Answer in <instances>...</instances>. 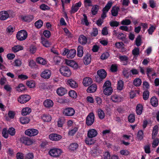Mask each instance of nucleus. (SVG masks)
I'll return each instance as SVG.
<instances>
[{"mask_svg":"<svg viewBox=\"0 0 159 159\" xmlns=\"http://www.w3.org/2000/svg\"><path fill=\"white\" fill-rule=\"evenodd\" d=\"M37 62L39 64L45 65L47 64L46 61L43 58L41 57H38L36 58Z\"/></svg>","mask_w":159,"mask_h":159,"instance_id":"obj_30","label":"nucleus"},{"mask_svg":"<svg viewBox=\"0 0 159 159\" xmlns=\"http://www.w3.org/2000/svg\"><path fill=\"white\" fill-rule=\"evenodd\" d=\"M78 147V145L76 143H73L70 144L69 147V149L71 151L75 150Z\"/></svg>","mask_w":159,"mask_h":159,"instance_id":"obj_35","label":"nucleus"},{"mask_svg":"<svg viewBox=\"0 0 159 159\" xmlns=\"http://www.w3.org/2000/svg\"><path fill=\"white\" fill-rule=\"evenodd\" d=\"M141 38L140 35L138 36L136 38L135 40L136 45L137 46H139L141 45Z\"/></svg>","mask_w":159,"mask_h":159,"instance_id":"obj_56","label":"nucleus"},{"mask_svg":"<svg viewBox=\"0 0 159 159\" xmlns=\"http://www.w3.org/2000/svg\"><path fill=\"white\" fill-rule=\"evenodd\" d=\"M13 64L14 66L17 67L20 66L22 64L21 60L19 59H16L14 60Z\"/></svg>","mask_w":159,"mask_h":159,"instance_id":"obj_49","label":"nucleus"},{"mask_svg":"<svg viewBox=\"0 0 159 159\" xmlns=\"http://www.w3.org/2000/svg\"><path fill=\"white\" fill-rule=\"evenodd\" d=\"M97 86L96 84H93L89 87L87 90V92L92 93L95 92L97 89Z\"/></svg>","mask_w":159,"mask_h":159,"instance_id":"obj_28","label":"nucleus"},{"mask_svg":"<svg viewBox=\"0 0 159 159\" xmlns=\"http://www.w3.org/2000/svg\"><path fill=\"white\" fill-rule=\"evenodd\" d=\"M25 133L26 135L32 137L37 135L39 133V131L35 129H29L26 130Z\"/></svg>","mask_w":159,"mask_h":159,"instance_id":"obj_8","label":"nucleus"},{"mask_svg":"<svg viewBox=\"0 0 159 159\" xmlns=\"http://www.w3.org/2000/svg\"><path fill=\"white\" fill-rule=\"evenodd\" d=\"M66 63L67 65L73 68L74 69L78 68V64L73 60H66Z\"/></svg>","mask_w":159,"mask_h":159,"instance_id":"obj_13","label":"nucleus"},{"mask_svg":"<svg viewBox=\"0 0 159 159\" xmlns=\"http://www.w3.org/2000/svg\"><path fill=\"white\" fill-rule=\"evenodd\" d=\"M112 4V2L111 1L108 2L107 4L105 7L103 8L102 10V13L101 15V18L104 19L107 16L106 14L109 10L111 8Z\"/></svg>","mask_w":159,"mask_h":159,"instance_id":"obj_4","label":"nucleus"},{"mask_svg":"<svg viewBox=\"0 0 159 159\" xmlns=\"http://www.w3.org/2000/svg\"><path fill=\"white\" fill-rule=\"evenodd\" d=\"M26 84L29 88H33L35 87V84L34 81L31 80L27 81Z\"/></svg>","mask_w":159,"mask_h":159,"instance_id":"obj_51","label":"nucleus"},{"mask_svg":"<svg viewBox=\"0 0 159 159\" xmlns=\"http://www.w3.org/2000/svg\"><path fill=\"white\" fill-rule=\"evenodd\" d=\"M143 106L142 105L139 104L136 107V111L138 115H140L142 112Z\"/></svg>","mask_w":159,"mask_h":159,"instance_id":"obj_29","label":"nucleus"},{"mask_svg":"<svg viewBox=\"0 0 159 159\" xmlns=\"http://www.w3.org/2000/svg\"><path fill=\"white\" fill-rule=\"evenodd\" d=\"M62 138L61 135L55 133H52L49 136V138L52 141H57Z\"/></svg>","mask_w":159,"mask_h":159,"instance_id":"obj_10","label":"nucleus"},{"mask_svg":"<svg viewBox=\"0 0 159 159\" xmlns=\"http://www.w3.org/2000/svg\"><path fill=\"white\" fill-rule=\"evenodd\" d=\"M94 120V115L92 113H90L87 116L86 119V123L88 125H91Z\"/></svg>","mask_w":159,"mask_h":159,"instance_id":"obj_9","label":"nucleus"},{"mask_svg":"<svg viewBox=\"0 0 159 159\" xmlns=\"http://www.w3.org/2000/svg\"><path fill=\"white\" fill-rule=\"evenodd\" d=\"M23 49V47L22 46L19 45L15 46L12 48V50L14 52H16L22 50Z\"/></svg>","mask_w":159,"mask_h":159,"instance_id":"obj_40","label":"nucleus"},{"mask_svg":"<svg viewBox=\"0 0 159 159\" xmlns=\"http://www.w3.org/2000/svg\"><path fill=\"white\" fill-rule=\"evenodd\" d=\"M31 111L30 108L26 107L23 108L22 110L21 113L23 116H26L29 114Z\"/></svg>","mask_w":159,"mask_h":159,"instance_id":"obj_32","label":"nucleus"},{"mask_svg":"<svg viewBox=\"0 0 159 159\" xmlns=\"http://www.w3.org/2000/svg\"><path fill=\"white\" fill-rule=\"evenodd\" d=\"M76 51L74 49H71L69 50L67 55V58L70 59H72L75 56Z\"/></svg>","mask_w":159,"mask_h":159,"instance_id":"obj_25","label":"nucleus"},{"mask_svg":"<svg viewBox=\"0 0 159 159\" xmlns=\"http://www.w3.org/2000/svg\"><path fill=\"white\" fill-rule=\"evenodd\" d=\"M93 82L92 79L89 77L84 78L83 80V84L85 86H88Z\"/></svg>","mask_w":159,"mask_h":159,"instance_id":"obj_21","label":"nucleus"},{"mask_svg":"<svg viewBox=\"0 0 159 159\" xmlns=\"http://www.w3.org/2000/svg\"><path fill=\"white\" fill-rule=\"evenodd\" d=\"M139 49L138 48L134 49L132 51L133 54L134 56H138L139 54Z\"/></svg>","mask_w":159,"mask_h":159,"instance_id":"obj_60","label":"nucleus"},{"mask_svg":"<svg viewBox=\"0 0 159 159\" xmlns=\"http://www.w3.org/2000/svg\"><path fill=\"white\" fill-rule=\"evenodd\" d=\"M62 152V151L58 148H53L50 149L49 152V154L51 156L54 157H59Z\"/></svg>","mask_w":159,"mask_h":159,"instance_id":"obj_3","label":"nucleus"},{"mask_svg":"<svg viewBox=\"0 0 159 159\" xmlns=\"http://www.w3.org/2000/svg\"><path fill=\"white\" fill-rule=\"evenodd\" d=\"M158 130V126L157 125H155L153 127L152 132V139H154L157 135Z\"/></svg>","mask_w":159,"mask_h":159,"instance_id":"obj_38","label":"nucleus"},{"mask_svg":"<svg viewBox=\"0 0 159 159\" xmlns=\"http://www.w3.org/2000/svg\"><path fill=\"white\" fill-rule=\"evenodd\" d=\"M61 74L63 76L69 77L71 75V72L70 69L67 66H62L59 70Z\"/></svg>","mask_w":159,"mask_h":159,"instance_id":"obj_1","label":"nucleus"},{"mask_svg":"<svg viewBox=\"0 0 159 159\" xmlns=\"http://www.w3.org/2000/svg\"><path fill=\"white\" fill-rule=\"evenodd\" d=\"M135 120V116L134 114H130L128 116V121L130 122L133 123Z\"/></svg>","mask_w":159,"mask_h":159,"instance_id":"obj_63","label":"nucleus"},{"mask_svg":"<svg viewBox=\"0 0 159 159\" xmlns=\"http://www.w3.org/2000/svg\"><path fill=\"white\" fill-rule=\"evenodd\" d=\"M53 102L49 99H46L43 102L44 106L48 108H50L52 107L53 105Z\"/></svg>","mask_w":159,"mask_h":159,"instance_id":"obj_20","label":"nucleus"},{"mask_svg":"<svg viewBox=\"0 0 159 159\" xmlns=\"http://www.w3.org/2000/svg\"><path fill=\"white\" fill-rule=\"evenodd\" d=\"M124 82L121 80H119L117 83V89L119 90H121L124 87Z\"/></svg>","mask_w":159,"mask_h":159,"instance_id":"obj_44","label":"nucleus"},{"mask_svg":"<svg viewBox=\"0 0 159 159\" xmlns=\"http://www.w3.org/2000/svg\"><path fill=\"white\" fill-rule=\"evenodd\" d=\"M51 75L50 71L48 69H46L43 71L41 74L40 76L42 78L44 79H49Z\"/></svg>","mask_w":159,"mask_h":159,"instance_id":"obj_14","label":"nucleus"},{"mask_svg":"<svg viewBox=\"0 0 159 159\" xmlns=\"http://www.w3.org/2000/svg\"><path fill=\"white\" fill-rule=\"evenodd\" d=\"M98 114L99 118L101 119H104L105 116L104 111L101 109H99L97 111Z\"/></svg>","mask_w":159,"mask_h":159,"instance_id":"obj_34","label":"nucleus"},{"mask_svg":"<svg viewBox=\"0 0 159 159\" xmlns=\"http://www.w3.org/2000/svg\"><path fill=\"white\" fill-rule=\"evenodd\" d=\"M41 43L44 46L47 48L49 47L51 45V43L44 38H42Z\"/></svg>","mask_w":159,"mask_h":159,"instance_id":"obj_39","label":"nucleus"},{"mask_svg":"<svg viewBox=\"0 0 159 159\" xmlns=\"http://www.w3.org/2000/svg\"><path fill=\"white\" fill-rule=\"evenodd\" d=\"M69 96L73 98H76L77 97V94L75 91L73 90H71L69 92Z\"/></svg>","mask_w":159,"mask_h":159,"instance_id":"obj_45","label":"nucleus"},{"mask_svg":"<svg viewBox=\"0 0 159 159\" xmlns=\"http://www.w3.org/2000/svg\"><path fill=\"white\" fill-rule=\"evenodd\" d=\"M87 42V38L83 35H80L79 38V42L82 45L85 44Z\"/></svg>","mask_w":159,"mask_h":159,"instance_id":"obj_26","label":"nucleus"},{"mask_svg":"<svg viewBox=\"0 0 159 159\" xmlns=\"http://www.w3.org/2000/svg\"><path fill=\"white\" fill-rule=\"evenodd\" d=\"M8 132L11 135L14 136L16 133L15 129L13 128H10L8 130Z\"/></svg>","mask_w":159,"mask_h":159,"instance_id":"obj_61","label":"nucleus"},{"mask_svg":"<svg viewBox=\"0 0 159 159\" xmlns=\"http://www.w3.org/2000/svg\"><path fill=\"white\" fill-rule=\"evenodd\" d=\"M97 74L98 76L96 77V81L98 82H100L103 79H104L107 75L106 72L103 69L98 70Z\"/></svg>","mask_w":159,"mask_h":159,"instance_id":"obj_2","label":"nucleus"},{"mask_svg":"<svg viewBox=\"0 0 159 159\" xmlns=\"http://www.w3.org/2000/svg\"><path fill=\"white\" fill-rule=\"evenodd\" d=\"M139 73L138 70L134 68H132L129 71V74L130 75H138Z\"/></svg>","mask_w":159,"mask_h":159,"instance_id":"obj_55","label":"nucleus"},{"mask_svg":"<svg viewBox=\"0 0 159 159\" xmlns=\"http://www.w3.org/2000/svg\"><path fill=\"white\" fill-rule=\"evenodd\" d=\"M120 62H121L124 65H127L129 62V58L125 55L119 56L118 57Z\"/></svg>","mask_w":159,"mask_h":159,"instance_id":"obj_16","label":"nucleus"},{"mask_svg":"<svg viewBox=\"0 0 159 159\" xmlns=\"http://www.w3.org/2000/svg\"><path fill=\"white\" fill-rule=\"evenodd\" d=\"M83 54V47L81 46H79L77 48V56L79 57H81Z\"/></svg>","mask_w":159,"mask_h":159,"instance_id":"obj_37","label":"nucleus"},{"mask_svg":"<svg viewBox=\"0 0 159 159\" xmlns=\"http://www.w3.org/2000/svg\"><path fill=\"white\" fill-rule=\"evenodd\" d=\"M113 92V89L112 87L103 89L104 94L107 96L110 95Z\"/></svg>","mask_w":159,"mask_h":159,"instance_id":"obj_31","label":"nucleus"},{"mask_svg":"<svg viewBox=\"0 0 159 159\" xmlns=\"http://www.w3.org/2000/svg\"><path fill=\"white\" fill-rule=\"evenodd\" d=\"M30 98V97L29 95H22L18 98L17 101L20 103L24 104L28 102Z\"/></svg>","mask_w":159,"mask_h":159,"instance_id":"obj_7","label":"nucleus"},{"mask_svg":"<svg viewBox=\"0 0 159 159\" xmlns=\"http://www.w3.org/2000/svg\"><path fill=\"white\" fill-rule=\"evenodd\" d=\"M20 140L22 143L28 146L32 145L33 143V140L27 137H22Z\"/></svg>","mask_w":159,"mask_h":159,"instance_id":"obj_12","label":"nucleus"},{"mask_svg":"<svg viewBox=\"0 0 159 159\" xmlns=\"http://www.w3.org/2000/svg\"><path fill=\"white\" fill-rule=\"evenodd\" d=\"M91 57L90 54H87L84 57V62L86 65L89 64L91 62Z\"/></svg>","mask_w":159,"mask_h":159,"instance_id":"obj_24","label":"nucleus"},{"mask_svg":"<svg viewBox=\"0 0 159 159\" xmlns=\"http://www.w3.org/2000/svg\"><path fill=\"white\" fill-rule=\"evenodd\" d=\"M8 133L6 128H5L2 129V134L3 137L4 138L7 139L8 137Z\"/></svg>","mask_w":159,"mask_h":159,"instance_id":"obj_59","label":"nucleus"},{"mask_svg":"<svg viewBox=\"0 0 159 159\" xmlns=\"http://www.w3.org/2000/svg\"><path fill=\"white\" fill-rule=\"evenodd\" d=\"M97 134V131L95 129H90L88 131L87 136L88 137L94 138Z\"/></svg>","mask_w":159,"mask_h":159,"instance_id":"obj_17","label":"nucleus"},{"mask_svg":"<svg viewBox=\"0 0 159 159\" xmlns=\"http://www.w3.org/2000/svg\"><path fill=\"white\" fill-rule=\"evenodd\" d=\"M151 103L152 106L157 107L158 105V100L157 98L155 97H152L151 99Z\"/></svg>","mask_w":159,"mask_h":159,"instance_id":"obj_36","label":"nucleus"},{"mask_svg":"<svg viewBox=\"0 0 159 159\" xmlns=\"http://www.w3.org/2000/svg\"><path fill=\"white\" fill-rule=\"evenodd\" d=\"M109 56V54L108 52H106L103 53L101 56V58L102 60L107 59Z\"/></svg>","mask_w":159,"mask_h":159,"instance_id":"obj_62","label":"nucleus"},{"mask_svg":"<svg viewBox=\"0 0 159 159\" xmlns=\"http://www.w3.org/2000/svg\"><path fill=\"white\" fill-rule=\"evenodd\" d=\"M119 10V8L117 7H113L111 10V13L112 15L113 16H116L118 14V12Z\"/></svg>","mask_w":159,"mask_h":159,"instance_id":"obj_33","label":"nucleus"},{"mask_svg":"<svg viewBox=\"0 0 159 159\" xmlns=\"http://www.w3.org/2000/svg\"><path fill=\"white\" fill-rule=\"evenodd\" d=\"M99 9V7L98 5L93 6L91 9L92 14L93 15H96Z\"/></svg>","mask_w":159,"mask_h":159,"instance_id":"obj_52","label":"nucleus"},{"mask_svg":"<svg viewBox=\"0 0 159 159\" xmlns=\"http://www.w3.org/2000/svg\"><path fill=\"white\" fill-rule=\"evenodd\" d=\"M28 65L31 68H35L36 66L35 62L32 59H29L28 61Z\"/></svg>","mask_w":159,"mask_h":159,"instance_id":"obj_42","label":"nucleus"},{"mask_svg":"<svg viewBox=\"0 0 159 159\" xmlns=\"http://www.w3.org/2000/svg\"><path fill=\"white\" fill-rule=\"evenodd\" d=\"M101 152V151L99 149V148L98 147L94 148L92 150L91 153L92 154H99Z\"/></svg>","mask_w":159,"mask_h":159,"instance_id":"obj_50","label":"nucleus"},{"mask_svg":"<svg viewBox=\"0 0 159 159\" xmlns=\"http://www.w3.org/2000/svg\"><path fill=\"white\" fill-rule=\"evenodd\" d=\"M109 87H111V83L109 80L106 81L104 83L103 86V89L109 88Z\"/></svg>","mask_w":159,"mask_h":159,"instance_id":"obj_54","label":"nucleus"},{"mask_svg":"<svg viewBox=\"0 0 159 159\" xmlns=\"http://www.w3.org/2000/svg\"><path fill=\"white\" fill-rule=\"evenodd\" d=\"M21 18L23 21L30 22L33 19L34 17L32 15H22L21 16Z\"/></svg>","mask_w":159,"mask_h":159,"instance_id":"obj_15","label":"nucleus"},{"mask_svg":"<svg viewBox=\"0 0 159 159\" xmlns=\"http://www.w3.org/2000/svg\"><path fill=\"white\" fill-rule=\"evenodd\" d=\"M15 115V112L11 111H9L8 113V116L11 119L14 118Z\"/></svg>","mask_w":159,"mask_h":159,"instance_id":"obj_64","label":"nucleus"},{"mask_svg":"<svg viewBox=\"0 0 159 159\" xmlns=\"http://www.w3.org/2000/svg\"><path fill=\"white\" fill-rule=\"evenodd\" d=\"M16 90L18 92H21L25 90V88L22 84H20L16 87Z\"/></svg>","mask_w":159,"mask_h":159,"instance_id":"obj_46","label":"nucleus"},{"mask_svg":"<svg viewBox=\"0 0 159 159\" xmlns=\"http://www.w3.org/2000/svg\"><path fill=\"white\" fill-rule=\"evenodd\" d=\"M42 119L44 122H49L51 120V117L48 114H43L41 117Z\"/></svg>","mask_w":159,"mask_h":159,"instance_id":"obj_27","label":"nucleus"},{"mask_svg":"<svg viewBox=\"0 0 159 159\" xmlns=\"http://www.w3.org/2000/svg\"><path fill=\"white\" fill-rule=\"evenodd\" d=\"M9 15L7 11H3L0 12V19L5 20L7 19Z\"/></svg>","mask_w":159,"mask_h":159,"instance_id":"obj_23","label":"nucleus"},{"mask_svg":"<svg viewBox=\"0 0 159 159\" xmlns=\"http://www.w3.org/2000/svg\"><path fill=\"white\" fill-rule=\"evenodd\" d=\"M56 92L58 95L62 96L67 93V90L66 89L62 87H61L57 89Z\"/></svg>","mask_w":159,"mask_h":159,"instance_id":"obj_22","label":"nucleus"},{"mask_svg":"<svg viewBox=\"0 0 159 159\" xmlns=\"http://www.w3.org/2000/svg\"><path fill=\"white\" fill-rule=\"evenodd\" d=\"M63 113L65 116H71L75 114V111L73 108L71 107H67L63 109Z\"/></svg>","mask_w":159,"mask_h":159,"instance_id":"obj_5","label":"nucleus"},{"mask_svg":"<svg viewBox=\"0 0 159 159\" xmlns=\"http://www.w3.org/2000/svg\"><path fill=\"white\" fill-rule=\"evenodd\" d=\"M147 74L148 77L150 75L152 76H154L156 75V73L153 71V70L152 68H148L147 69Z\"/></svg>","mask_w":159,"mask_h":159,"instance_id":"obj_48","label":"nucleus"},{"mask_svg":"<svg viewBox=\"0 0 159 159\" xmlns=\"http://www.w3.org/2000/svg\"><path fill=\"white\" fill-rule=\"evenodd\" d=\"M43 24V22L40 20H39L37 21L35 23V26L38 28H39L41 27Z\"/></svg>","mask_w":159,"mask_h":159,"instance_id":"obj_57","label":"nucleus"},{"mask_svg":"<svg viewBox=\"0 0 159 159\" xmlns=\"http://www.w3.org/2000/svg\"><path fill=\"white\" fill-rule=\"evenodd\" d=\"M142 83L141 80L139 78L135 79L133 81V84L136 86H139Z\"/></svg>","mask_w":159,"mask_h":159,"instance_id":"obj_47","label":"nucleus"},{"mask_svg":"<svg viewBox=\"0 0 159 159\" xmlns=\"http://www.w3.org/2000/svg\"><path fill=\"white\" fill-rule=\"evenodd\" d=\"M20 120L21 123L22 124H27L30 121L29 118L25 117L20 118Z\"/></svg>","mask_w":159,"mask_h":159,"instance_id":"obj_43","label":"nucleus"},{"mask_svg":"<svg viewBox=\"0 0 159 159\" xmlns=\"http://www.w3.org/2000/svg\"><path fill=\"white\" fill-rule=\"evenodd\" d=\"M82 4L81 2L79 1L78 2L76 3L75 5H72L71 10V13H75L77 12L80 7Z\"/></svg>","mask_w":159,"mask_h":159,"instance_id":"obj_18","label":"nucleus"},{"mask_svg":"<svg viewBox=\"0 0 159 159\" xmlns=\"http://www.w3.org/2000/svg\"><path fill=\"white\" fill-rule=\"evenodd\" d=\"M143 137V131L141 130H139L137 134V138L139 140H141Z\"/></svg>","mask_w":159,"mask_h":159,"instance_id":"obj_53","label":"nucleus"},{"mask_svg":"<svg viewBox=\"0 0 159 159\" xmlns=\"http://www.w3.org/2000/svg\"><path fill=\"white\" fill-rule=\"evenodd\" d=\"M27 36V33L25 30H21L17 33L16 38L20 41H23L25 40Z\"/></svg>","mask_w":159,"mask_h":159,"instance_id":"obj_6","label":"nucleus"},{"mask_svg":"<svg viewBox=\"0 0 159 159\" xmlns=\"http://www.w3.org/2000/svg\"><path fill=\"white\" fill-rule=\"evenodd\" d=\"M93 138L88 137L85 140L86 143L88 145L93 144L95 142V140L92 139Z\"/></svg>","mask_w":159,"mask_h":159,"instance_id":"obj_41","label":"nucleus"},{"mask_svg":"<svg viewBox=\"0 0 159 159\" xmlns=\"http://www.w3.org/2000/svg\"><path fill=\"white\" fill-rule=\"evenodd\" d=\"M67 83L72 88H76L78 86V83L72 79L68 80L67 81Z\"/></svg>","mask_w":159,"mask_h":159,"instance_id":"obj_19","label":"nucleus"},{"mask_svg":"<svg viewBox=\"0 0 159 159\" xmlns=\"http://www.w3.org/2000/svg\"><path fill=\"white\" fill-rule=\"evenodd\" d=\"M78 129L76 127H75L71 130L69 131L68 134L70 136L73 135L77 131Z\"/></svg>","mask_w":159,"mask_h":159,"instance_id":"obj_58","label":"nucleus"},{"mask_svg":"<svg viewBox=\"0 0 159 159\" xmlns=\"http://www.w3.org/2000/svg\"><path fill=\"white\" fill-rule=\"evenodd\" d=\"M111 98L112 102L115 103L120 102L123 100L122 97L116 94L112 95Z\"/></svg>","mask_w":159,"mask_h":159,"instance_id":"obj_11","label":"nucleus"}]
</instances>
